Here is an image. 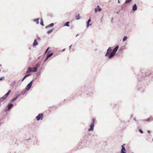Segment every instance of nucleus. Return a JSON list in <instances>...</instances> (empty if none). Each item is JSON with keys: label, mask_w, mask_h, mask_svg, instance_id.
Wrapping results in <instances>:
<instances>
[{"label": "nucleus", "mask_w": 153, "mask_h": 153, "mask_svg": "<svg viewBox=\"0 0 153 153\" xmlns=\"http://www.w3.org/2000/svg\"><path fill=\"white\" fill-rule=\"evenodd\" d=\"M118 48V46H117L112 51L111 47H109L107 50L105 56L108 57V59L112 58L115 55Z\"/></svg>", "instance_id": "f257e3e1"}, {"label": "nucleus", "mask_w": 153, "mask_h": 153, "mask_svg": "<svg viewBox=\"0 0 153 153\" xmlns=\"http://www.w3.org/2000/svg\"><path fill=\"white\" fill-rule=\"evenodd\" d=\"M13 105V104L12 103H10L8 104L5 108L4 109V111L5 112H7L9 111L12 108Z\"/></svg>", "instance_id": "f03ea898"}, {"label": "nucleus", "mask_w": 153, "mask_h": 153, "mask_svg": "<svg viewBox=\"0 0 153 153\" xmlns=\"http://www.w3.org/2000/svg\"><path fill=\"white\" fill-rule=\"evenodd\" d=\"M33 82V80H32L27 85L25 88L26 91H28L32 87Z\"/></svg>", "instance_id": "7ed1b4c3"}, {"label": "nucleus", "mask_w": 153, "mask_h": 153, "mask_svg": "<svg viewBox=\"0 0 153 153\" xmlns=\"http://www.w3.org/2000/svg\"><path fill=\"white\" fill-rule=\"evenodd\" d=\"M43 115L42 114H39L36 117V119L37 121L42 120L43 119Z\"/></svg>", "instance_id": "20e7f679"}, {"label": "nucleus", "mask_w": 153, "mask_h": 153, "mask_svg": "<svg viewBox=\"0 0 153 153\" xmlns=\"http://www.w3.org/2000/svg\"><path fill=\"white\" fill-rule=\"evenodd\" d=\"M125 144L123 145L122 146L121 149V151L120 152V153H126L127 152V151L125 148V147L124 146Z\"/></svg>", "instance_id": "39448f33"}, {"label": "nucleus", "mask_w": 153, "mask_h": 153, "mask_svg": "<svg viewBox=\"0 0 153 153\" xmlns=\"http://www.w3.org/2000/svg\"><path fill=\"white\" fill-rule=\"evenodd\" d=\"M53 53H49V52L48 53L44 61L45 62L46 61L49 57H50L53 55Z\"/></svg>", "instance_id": "423d86ee"}, {"label": "nucleus", "mask_w": 153, "mask_h": 153, "mask_svg": "<svg viewBox=\"0 0 153 153\" xmlns=\"http://www.w3.org/2000/svg\"><path fill=\"white\" fill-rule=\"evenodd\" d=\"M94 125H93L92 123H91L90 125V127L88 129V131H93L94 129Z\"/></svg>", "instance_id": "0eeeda50"}, {"label": "nucleus", "mask_w": 153, "mask_h": 153, "mask_svg": "<svg viewBox=\"0 0 153 153\" xmlns=\"http://www.w3.org/2000/svg\"><path fill=\"white\" fill-rule=\"evenodd\" d=\"M91 18H90L88 20L87 22H86V27L88 28L89 26H91V24H90V22H91Z\"/></svg>", "instance_id": "6e6552de"}, {"label": "nucleus", "mask_w": 153, "mask_h": 153, "mask_svg": "<svg viewBox=\"0 0 153 153\" xmlns=\"http://www.w3.org/2000/svg\"><path fill=\"white\" fill-rule=\"evenodd\" d=\"M94 10L96 12H97V11L100 12L102 10V9L100 7L99 5H98L97 8H95Z\"/></svg>", "instance_id": "1a4fd4ad"}, {"label": "nucleus", "mask_w": 153, "mask_h": 153, "mask_svg": "<svg viewBox=\"0 0 153 153\" xmlns=\"http://www.w3.org/2000/svg\"><path fill=\"white\" fill-rule=\"evenodd\" d=\"M20 96V94H18L17 96H16L15 97L13 98L12 99L10 100V102H13L14 101L16 100L17 98Z\"/></svg>", "instance_id": "9d476101"}, {"label": "nucleus", "mask_w": 153, "mask_h": 153, "mask_svg": "<svg viewBox=\"0 0 153 153\" xmlns=\"http://www.w3.org/2000/svg\"><path fill=\"white\" fill-rule=\"evenodd\" d=\"M38 44V42L37 41L36 39H35L34 40V42L33 43V46H36Z\"/></svg>", "instance_id": "9b49d317"}, {"label": "nucleus", "mask_w": 153, "mask_h": 153, "mask_svg": "<svg viewBox=\"0 0 153 153\" xmlns=\"http://www.w3.org/2000/svg\"><path fill=\"white\" fill-rule=\"evenodd\" d=\"M137 7L136 4H134L132 7V10L133 11H135L137 10Z\"/></svg>", "instance_id": "f8f14e48"}, {"label": "nucleus", "mask_w": 153, "mask_h": 153, "mask_svg": "<svg viewBox=\"0 0 153 153\" xmlns=\"http://www.w3.org/2000/svg\"><path fill=\"white\" fill-rule=\"evenodd\" d=\"M30 75V74H26L24 76V77L22 79V81H23L25 79V78L29 76Z\"/></svg>", "instance_id": "ddd939ff"}, {"label": "nucleus", "mask_w": 153, "mask_h": 153, "mask_svg": "<svg viewBox=\"0 0 153 153\" xmlns=\"http://www.w3.org/2000/svg\"><path fill=\"white\" fill-rule=\"evenodd\" d=\"M54 25V24L53 23H51L48 25H47L45 27L46 29H47L50 27H53Z\"/></svg>", "instance_id": "4468645a"}, {"label": "nucleus", "mask_w": 153, "mask_h": 153, "mask_svg": "<svg viewBox=\"0 0 153 153\" xmlns=\"http://www.w3.org/2000/svg\"><path fill=\"white\" fill-rule=\"evenodd\" d=\"M32 72V70L31 68H29L28 70L27 71V73H30Z\"/></svg>", "instance_id": "2eb2a0df"}, {"label": "nucleus", "mask_w": 153, "mask_h": 153, "mask_svg": "<svg viewBox=\"0 0 153 153\" xmlns=\"http://www.w3.org/2000/svg\"><path fill=\"white\" fill-rule=\"evenodd\" d=\"M152 120V118L151 117H149L148 118L147 120H145L144 121H146L147 122H150Z\"/></svg>", "instance_id": "dca6fc26"}, {"label": "nucleus", "mask_w": 153, "mask_h": 153, "mask_svg": "<svg viewBox=\"0 0 153 153\" xmlns=\"http://www.w3.org/2000/svg\"><path fill=\"white\" fill-rule=\"evenodd\" d=\"M32 72H36L37 71V68L35 67L32 68Z\"/></svg>", "instance_id": "f3484780"}, {"label": "nucleus", "mask_w": 153, "mask_h": 153, "mask_svg": "<svg viewBox=\"0 0 153 153\" xmlns=\"http://www.w3.org/2000/svg\"><path fill=\"white\" fill-rule=\"evenodd\" d=\"M39 19H36L33 20V21L35 22L36 24H38L39 23Z\"/></svg>", "instance_id": "a211bd4d"}, {"label": "nucleus", "mask_w": 153, "mask_h": 153, "mask_svg": "<svg viewBox=\"0 0 153 153\" xmlns=\"http://www.w3.org/2000/svg\"><path fill=\"white\" fill-rule=\"evenodd\" d=\"M79 16L80 15L79 14H78L77 15L75 16L76 19L77 20L79 19H80Z\"/></svg>", "instance_id": "6ab92c4d"}, {"label": "nucleus", "mask_w": 153, "mask_h": 153, "mask_svg": "<svg viewBox=\"0 0 153 153\" xmlns=\"http://www.w3.org/2000/svg\"><path fill=\"white\" fill-rule=\"evenodd\" d=\"M69 22H66L64 25V26H67L68 27L69 26Z\"/></svg>", "instance_id": "aec40b11"}, {"label": "nucleus", "mask_w": 153, "mask_h": 153, "mask_svg": "<svg viewBox=\"0 0 153 153\" xmlns=\"http://www.w3.org/2000/svg\"><path fill=\"white\" fill-rule=\"evenodd\" d=\"M132 0H126L125 2V3L126 4H128L130 3Z\"/></svg>", "instance_id": "412c9836"}, {"label": "nucleus", "mask_w": 153, "mask_h": 153, "mask_svg": "<svg viewBox=\"0 0 153 153\" xmlns=\"http://www.w3.org/2000/svg\"><path fill=\"white\" fill-rule=\"evenodd\" d=\"M27 91H26V90L25 89V91H22L20 94V95H23L25 94Z\"/></svg>", "instance_id": "4be33fe9"}, {"label": "nucleus", "mask_w": 153, "mask_h": 153, "mask_svg": "<svg viewBox=\"0 0 153 153\" xmlns=\"http://www.w3.org/2000/svg\"><path fill=\"white\" fill-rule=\"evenodd\" d=\"M22 82L23 81H22V80H19L18 82V83H17L18 86L22 84Z\"/></svg>", "instance_id": "5701e85b"}, {"label": "nucleus", "mask_w": 153, "mask_h": 153, "mask_svg": "<svg viewBox=\"0 0 153 153\" xmlns=\"http://www.w3.org/2000/svg\"><path fill=\"white\" fill-rule=\"evenodd\" d=\"M96 122V120L95 118H93L92 120V122L91 123H92L93 125H94L95 123Z\"/></svg>", "instance_id": "b1692460"}, {"label": "nucleus", "mask_w": 153, "mask_h": 153, "mask_svg": "<svg viewBox=\"0 0 153 153\" xmlns=\"http://www.w3.org/2000/svg\"><path fill=\"white\" fill-rule=\"evenodd\" d=\"M127 39V37L126 36H125L123 39V42H124L126 41Z\"/></svg>", "instance_id": "393cba45"}, {"label": "nucleus", "mask_w": 153, "mask_h": 153, "mask_svg": "<svg viewBox=\"0 0 153 153\" xmlns=\"http://www.w3.org/2000/svg\"><path fill=\"white\" fill-rule=\"evenodd\" d=\"M16 81H14L12 83H11L10 85L11 86H13L16 84Z\"/></svg>", "instance_id": "a878e982"}, {"label": "nucleus", "mask_w": 153, "mask_h": 153, "mask_svg": "<svg viewBox=\"0 0 153 153\" xmlns=\"http://www.w3.org/2000/svg\"><path fill=\"white\" fill-rule=\"evenodd\" d=\"M53 31V29H51L50 30H48V32H47V33L48 34H49L51 33V32H52Z\"/></svg>", "instance_id": "bb28decb"}, {"label": "nucleus", "mask_w": 153, "mask_h": 153, "mask_svg": "<svg viewBox=\"0 0 153 153\" xmlns=\"http://www.w3.org/2000/svg\"><path fill=\"white\" fill-rule=\"evenodd\" d=\"M40 25L42 26H44L43 22V21L42 19H41V22H40Z\"/></svg>", "instance_id": "cd10ccee"}, {"label": "nucleus", "mask_w": 153, "mask_h": 153, "mask_svg": "<svg viewBox=\"0 0 153 153\" xmlns=\"http://www.w3.org/2000/svg\"><path fill=\"white\" fill-rule=\"evenodd\" d=\"M40 66V64L39 63H38L37 64H36L35 66V67L37 68V69Z\"/></svg>", "instance_id": "c85d7f7f"}, {"label": "nucleus", "mask_w": 153, "mask_h": 153, "mask_svg": "<svg viewBox=\"0 0 153 153\" xmlns=\"http://www.w3.org/2000/svg\"><path fill=\"white\" fill-rule=\"evenodd\" d=\"M49 49H50V48L49 47L47 48L46 50V51H45V54L46 53L48 52V50H49Z\"/></svg>", "instance_id": "c756f323"}, {"label": "nucleus", "mask_w": 153, "mask_h": 153, "mask_svg": "<svg viewBox=\"0 0 153 153\" xmlns=\"http://www.w3.org/2000/svg\"><path fill=\"white\" fill-rule=\"evenodd\" d=\"M6 99L5 97H4V96H3L0 99V100L1 101L4 100H5Z\"/></svg>", "instance_id": "7c9ffc66"}, {"label": "nucleus", "mask_w": 153, "mask_h": 153, "mask_svg": "<svg viewBox=\"0 0 153 153\" xmlns=\"http://www.w3.org/2000/svg\"><path fill=\"white\" fill-rule=\"evenodd\" d=\"M151 74V73L150 72H149L146 73V76H148V75H149V74Z\"/></svg>", "instance_id": "2f4dec72"}, {"label": "nucleus", "mask_w": 153, "mask_h": 153, "mask_svg": "<svg viewBox=\"0 0 153 153\" xmlns=\"http://www.w3.org/2000/svg\"><path fill=\"white\" fill-rule=\"evenodd\" d=\"M8 94L7 93L4 95V97H5L6 98H7V96H8Z\"/></svg>", "instance_id": "473e14b6"}, {"label": "nucleus", "mask_w": 153, "mask_h": 153, "mask_svg": "<svg viewBox=\"0 0 153 153\" xmlns=\"http://www.w3.org/2000/svg\"><path fill=\"white\" fill-rule=\"evenodd\" d=\"M139 131L141 133H143V131L141 129H139Z\"/></svg>", "instance_id": "72a5a7b5"}, {"label": "nucleus", "mask_w": 153, "mask_h": 153, "mask_svg": "<svg viewBox=\"0 0 153 153\" xmlns=\"http://www.w3.org/2000/svg\"><path fill=\"white\" fill-rule=\"evenodd\" d=\"M11 92V90H9L8 91V92H7V94H8L9 95L10 94V93Z\"/></svg>", "instance_id": "f704fd0d"}, {"label": "nucleus", "mask_w": 153, "mask_h": 153, "mask_svg": "<svg viewBox=\"0 0 153 153\" xmlns=\"http://www.w3.org/2000/svg\"><path fill=\"white\" fill-rule=\"evenodd\" d=\"M37 40L38 41H40L41 40V39L39 37H38L37 38V39H36V40Z\"/></svg>", "instance_id": "c9c22d12"}, {"label": "nucleus", "mask_w": 153, "mask_h": 153, "mask_svg": "<svg viewBox=\"0 0 153 153\" xmlns=\"http://www.w3.org/2000/svg\"><path fill=\"white\" fill-rule=\"evenodd\" d=\"M65 49H63L61 51L64 52L65 51Z\"/></svg>", "instance_id": "e433bc0d"}, {"label": "nucleus", "mask_w": 153, "mask_h": 153, "mask_svg": "<svg viewBox=\"0 0 153 153\" xmlns=\"http://www.w3.org/2000/svg\"><path fill=\"white\" fill-rule=\"evenodd\" d=\"M72 46V45H71L69 46V49H70L71 48V47Z\"/></svg>", "instance_id": "4c0bfd02"}, {"label": "nucleus", "mask_w": 153, "mask_h": 153, "mask_svg": "<svg viewBox=\"0 0 153 153\" xmlns=\"http://www.w3.org/2000/svg\"><path fill=\"white\" fill-rule=\"evenodd\" d=\"M147 132H148V133H150V130H148V131H147Z\"/></svg>", "instance_id": "58836bf2"}, {"label": "nucleus", "mask_w": 153, "mask_h": 153, "mask_svg": "<svg viewBox=\"0 0 153 153\" xmlns=\"http://www.w3.org/2000/svg\"><path fill=\"white\" fill-rule=\"evenodd\" d=\"M134 120L135 121H136V119H135V118H134Z\"/></svg>", "instance_id": "ea45409f"}, {"label": "nucleus", "mask_w": 153, "mask_h": 153, "mask_svg": "<svg viewBox=\"0 0 153 153\" xmlns=\"http://www.w3.org/2000/svg\"><path fill=\"white\" fill-rule=\"evenodd\" d=\"M10 153H16L14 152H10Z\"/></svg>", "instance_id": "a19ab883"}, {"label": "nucleus", "mask_w": 153, "mask_h": 153, "mask_svg": "<svg viewBox=\"0 0 153 153\" xmlns=\"http://www.w3.org/2000/svg\"><path fill=\"white\" fill-rule=\"evenodd\" d=\"M118 3H120V1H119V0H118Z\"/></svg>", "instance_id": "79ce46f5"}, {"label": "nucleus", "mask_w": 153, "mask_h": 153, "mask_svg": "<svg viewBox=\"0 0 153 153\" xmlns=\"http://www.w3.org/2000/svg\"><path fill=\"white\" fill-rule=\"evenodd\" d=\"M2 78H0V80H2Z\"/></svg>", "instance_id": "37998d69"}, {"label": "nucleus", "mask_w": 153, "mask_h": 153, "mask_svg": "<svg viewBox=\"0 0 153 153\" xmlns=\"http://www.w3.org/2000/svg\"><path fill=\"white\" fill-rule=\"evenodd\" d=\"M78 35V34H77V35H76V36H77Z\"/></svg>", "instance_id": "c03bdc74"}, {"label": "nucleus", "mask_w": 153, "mask_h": 153, "mask_svg": "<svg viewBox=\"0 0 153 153\" xmlns=\"http://www.w3.org/2000/svg\"><path fill=\"white\" fill-rule=\"evenodd\" d=\"M152 141H153V139H152Z\"/></svg>", "instance_id": "a18cd8bd"}, {"label": "nucleus", "mask_w": 153, "mask_h": 153, "mask_svg": "<svg viewBox=\"0 0 153 153\" xmlns=\"http://www.w3.org/2000/svg\"><path fill=\"white\" fill-rule=\"evenodd\" d=\"M0 125H1V124H0Z\"/></svg>", "instance_id": "49530a36"}]
</instances>
